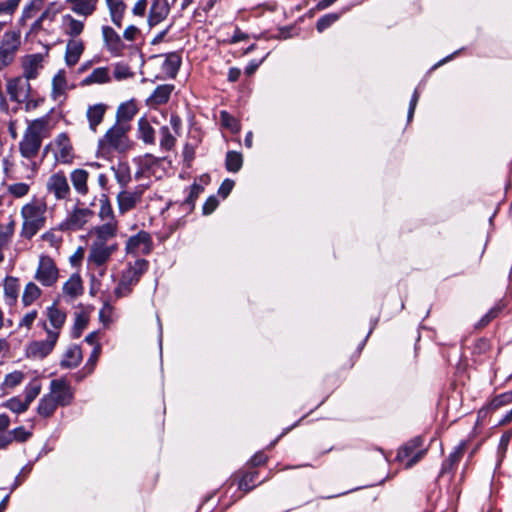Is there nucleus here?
Returning a JSON list of instances; mask_svg holds the SVG:
<instances>
[{
    "instance_id": "nucleus-54",
    "label": "nucleus",
    "mask_w": 512,
    "mask_h": 512,
    "mask_svg": "<svg viewBox=\"0 0 512 512\" xmlns=\"http://www.w3.org/2000/svg\"><path fill=\"white\" fill-rule=\"evenodd\" d=\"M222 125L229 128L232 132L239 131V125L237 120L231 116L228 112L222 111L220 114Z\"/></svg>"
},
{
    "instance_id": "nucleus-36",
    "label": "nucleus",
    "mask_w": 512,
    "mask_h": 512,
    "mask_svg": "<svg viewBox=\"0 0 512 512\" xmlns=\"http://www.w3.org/2000/svg\"><path fill=\"white\" fill-rule=\"evenodd\" d=\"M467 448V443L462 441L455 450L449 455L448 459L443 463L442 473L451 471L455 465L462 459Z\"/></svg>"
},
{
    "instance_id": "nucleus-48",
    "label": "nucleus",
    "mask_w": 512,
    "mask_h": 512,
    "mask_svg": "<svg viewBox=\"0 0 512 512\" xmlns=\"http://www.w3.org/2000/svg\"><path fill=\"white\" fill-rule=\"evenodd\" d=\"M7 191L15 198H23L30 192V184L25 182H17L8 186Z\"/></svg>"
},
{
    "instance_id": "nucleus-59",
    "label": "nucleus",
    "mask_w": 512,
    "mask_h": 512,
    "mask_svg": "<svg viewBox=\"0 0 512 512\" xmlns=\"http://www.w3.org/2000/svg\"><path fill=\"white\" fill-rule=\"evenodd\" d=\"M13 437V441L25 442L31 437V432L25 430L24 427H17L10 431Z\"/></svg>"
},
{
    "instance_id": "nucleus-14",
    "label": "nucleus",
    "mask_w": 512,
    "mask_h": 512,
    "mask_svg": "<svg viewBox=\"0 0 512 512\" xmlns=\"http://www.w3.org/2000/svg\"><path fill=\"white\" fill-rule=\"evenodd\" d=\"M51 398L58 406L70 405L74 399V390L63 378L54 379L50 382L49 392Z\"/></svg>"
},
{
    "instance_id": "nucleus-15",
    "label": "nucleus",
    "mask_w": 512,
    "mask_h": 512,
    "mask_svg": "<svg viewBox=\"0 0 512 512\" xmlns=\"http://www.w3.org/2000/svg\"><path fill=\"white\" fill-rule=\"evenodd\" d=\"M145 185H138L134 190H122L117 195L118 211L120 214H125L134 209L140 202L144 191Z\"/></svg>"
},
{
    "instance_id": "nucleus-46",
    "label": "nucleus",
    "mask_w": 512,
    "mask_h": 512,
    "mask_svg": "<svg viewBox=\"0 0 512 512\" xmlns=\"http://www.w3.org/2000/svg\"><path fill=\"white\" fill-rule=\"evenodd\" d=\"M243 164L242 155L235 151H230L226 155V168L230 172H238Z\"/></svg>"
},
{
    "instance_id": "nucleus-23",
    "label": "nucleus",
    "mask_w": 512,
    "mask_h": 512,
    "mask_svg": "<svg viewBox=\"0 0 512 512\" xmlns=\"http://www.w3.org/2000/svg\"><path fill=\"white\" fill-rule=\"evenodd\" d=\"M16 228L15 220L10 217L8 222L0 223V264L5 259V251L10 248Z\"/></svg>"
},
{
    "instance_id": "nucleus-51",
    "label": "nucleus",
    "mask_w": 512,
    "mask_h": 512,
    "mask_svg": "<svg viewBox=\"0 0 512 512\" xmlns=\"http://www.w3.org/2000/svg\"><path fill=\"white\" fill-rule=\"evenodd\" d=\"M41 388V383L38 380L30 382L24 391V400L30 405L31 402L39 395Z\"/></svg>"
},
{
    "instance_id": "nucleus-52",
    "label": "nucleus",
    "mask_w": 512,
    "mask_h": 512,
    "mask_svg": "<svg viewBox=\"0 0 512 512\" xmlns=\"http://www.w3.org/2000/svg\"><path fill=\"white\" fill-rule=\"evenodd\" d=\"M24 380V374L21 371H14L5 376L4 385L7 388H14Z\"/></svg>"
},
{
    "instance_id": "nucleus-28",
    "label": "nucleus",
    "mask_w": 512,
    "mask_h": 512,
    "mask_svg": "<svg viewBox=\"0 0 512 512\" xmlns=\"http://www.w3.org/2000/svg\"><path fill=\"white\" fill-rule=\"evenodd\" d=\"M111 79L112 75L109 67H97L81 81V85L107 84L111 82Z\"/></svg>"
},
{
    "instance_id": "nucleus-11",
    "label": "nucleus",
    "mask_w": 512,
    "mask_h": 512,
    "mask_svg": "<svg viewBox=\"0 0 512 512\" xmlns=\"http://www.w3.org/2000/svg\"><path fill=\"white\" fill-rule=\"evenodd\" d=\"M93 212L88 208L74 207L59 224L61 231H77L92 218Z\"/></svg>"
},
{
    "instance_id": "nucleus-17",
    "label": "nucleus",
    "mask_w": 512,
    "mask_h": 512,
    "mask_svg": "<svg viewBox=\"0 0 512 512\" xmlns=\"http://www.w3.org/2000/svg\"><path fill=\"white\" fill-rule=\"evenodd\" d=\"M85 20L71 12L65 13L61 16L60 30L68 38H80L85 29Z\"/></svg>"
},
{
    "instance_id": "nucleus-22",
    "label": "nucleus",
    "mask_w": 512,
    "mask_h": 512,
    "mask_svg": "<svg viewBox=\"0 0 512 512\" xmlns=\"http://www.w3.org/2000/svg\"><path fill=\"white\" fill-rule=\"evenodd\" d=\"M421 443L422 441L419 438H416L399 450L397 454V459L399 461H404L408 458V461L405 464L406 468H411L424 456L425 450L423 449L414 452L416 448L421 446Z\"/></svg>"
},
{
    "instance_id": "nucleus-58",
    "label": "nucleus",
    "mask_w": 512,
    "mask_h": 512,
    "mask_svg": "<svg viewBox=\"0 0 512 512\" xmlns=\"http://www.w3.org/2000/svg\"><path fill=\"white\" fill-rule=\"evenodd\" d=\"M101 353V345L96 344L95 347H93V350L90 354V357L87 361L86 367L88 369V373H91L94 370V367L96 365V362L100 356Z\"/></svg>"
},
{
    "instance_id": "nucleus-35",
    "label": "nucleus",
    "mask_w": 512,
    "mask_h": 512,
    "mask_svg": "<svg viewBox=\"0 0 512 512\" xmlns=\"http://www.w3.org/2000/svg\"><path fill=\"white\" fill-rule=\"evenodd\" d=\"M81 361L82 351L78 346L73 345L69 347L63 355L61 366L64 368H74L78 366Z\"/></svg>"
},
{
    "instance_id": "nucleus-1",
    "label": "nucleus",
    "mask_w": 512,
    "mask_h": 512,
    "mask_svg": "<svg viewBox=\"0 0 512 512\" xmlns=\"http://www.w3.org/2000/svg\"><path fill=\"white\" fill-rule=\"evenodd\" d=\"M51 130L52 125L49 117H41L28 122L19 142L20 155L27 160L35 159L39 154L43 140L50 136Z\"/></svg>"
},
{
    "instance_id": "nucleus-25",
    "label": "nucleus",
    "mask_w": 512,
    "mask_h": 512,
    "mask_svg": "<svg viewBox=\"0 0 512 512\" xmlns=\"http://www.w3.org/2000/svg\"><path fill=\"white\" fill-rule=\"evenodd\" d=\"M170 12V5L167 0H152L148 16V24L153 27L166 19Z\"/></svg>"
},
{
    "instance_id": "nucleus-63",
    "label": "nucleus",
    "mask_w": 512,
    "mask_h": 512,
    "mask_svg": "<svg viewBox=\"0 0 512 512\" xmlns=\"http://www.w3.org/2000/svg\"><path fill=\"white\" fill-rule=\"evenodd\" d=\"M233 186H234V181H232L230 179L224 180L218 190V194L221 195L223 198H226L230 194L231 190L233 189Z\"/></svg>"
},
{
    "instance_id": "nucleus-9",
    "label": "nucleus",
    "mask_w": 512,
    "mask_h": 512,
    "mask_svg": "<svg viewBox=\"0 0 512 512\" xmlns=\"http://www.w3.org/2000/svg\"><path fill=\"white\" fill-rule=\"evenodd\" d=\"M46 191L57 201H67L71 198V188L68 178L63 171L52 173L46 181Z\"/></svg>"
},
{
    "instance_id": "nucleus-50",
    "label": "nucleus",
    "mask_w": 512,
    "mask_h": 512,
    "mask_svg": "<svg viewBox=\"0 0 512 512\" xmlns=\"http://www.w3.org/2000/svg\"><path fill=\"white\" fill-rule=\"evenodd\" d=\"M134 73L130 67L124 63H116L114 65L113 76L116 80L122 81L133 77Z\"/></svg>"
},
{
    "instance_id": "nucleus-44",
    "label": "nucleus",
    "mask_w": 512,
    "mask_h": 512,
    "mask_svg": "<svg viewBox=\"0 0 512 512\" xmlns=\"http://www.w3.org/2000/svg\"><path fill=\"white\" fill-rule=\"evenodd\" d=\"M114 176L117 183L121 187H126L131 181L130 169L126 164H119L117 167H112Z\"/></svg>"
},
{
    "instance_id": "nucleus-4",
    "label": "nucleus",
    "mask_w": 512,
    "mask_h": 512,
    "mask_svg": "<svg viewBox=\"0 0 512 512\" xmlns=\"http://www.w3.org/2000/svg\"><path fill=\"white\" fill-rule=\"evenodd\" d=\"M22 46V34L19 29H10L0 38V71L11 66Z\"/></svg>"
},
{
    "instance_id": "nucleus-29",
    "label": "nucleus",
    "mask_w": 512,
    "mask_h": 512,
    "mask_svg": "<svg viewBox=\"0 0 512 512\" xmlns=\"http://www.w3.org/2000/svg\"><path fill=\"white\" fill-rule=\"evenodd\" d=\"M173 90L174 85H159L147 99V104L149 106H158L167 103Z\"/></svg>"
},
{
    "instance_id": "nucleus-3",
    "label": "nucleus",
    "mask_w": 512,
    "mask_h": 512,
    "mask_svg": "<svg viewBox=\"0 0 512 512\" xmlns=\"http://www.w3.org/2000/svg\"><path fill=\"white\" fill-rule=\"evenodd\" d=\"M148 268L149 262L145 259H136L133 262H128L122 270L117 286L114 289L115 297H128Z\"/></svg>"
},
{
    "instance_id": "nucleus-56",
    "label": "nucleus",
    "mask_w": 512,
    "mask_h": 512,
    "mask_svg": "<svg viewBox=\"0 0 512 512\" xmlns=\"http://www.w3.org/2000/svg\"><path fill=\"white\" fill-rule=\"evenodd\" d=\"M257 476V472L245 474L239 482V488L241 490H244L245 492L250 491L254 487L253 483L256 480Z\"/></svg>"
},
{
    "instance_id": "nucleus-42",
    "label": "nucleus",
    "mask_w": 512,
    "mask_h": 512,
    "mask_svg": "<svg viewBox=\"0 0 512 512\" xmlns=\"http://www.w3.org/2000/svg\"><path fill=\"white\" fill-rule=\"evenodd\" d=\"M180 63L181 59L177 54H169L163 62L162 70L169 77H175L180 67Z\"/></svg>"
},
{
    "instance_id": "nucleus-2",
    "label": "nucleus",
    "mask_w": 512,
    "mask_h": 512,
    "mask_svg": "<svg viewBox=\"0 0 512 512\" xmlns=\"http://www.w3.org/2000/svg\"><path fill=\"white\" fill-rule=\"evenodd\" d=\"M47 204L43 199L33 198L22 206L20 235L30 240L46 225Z\"/></svg>"
},
{
    "instance_id": "nucleus-21",
    "label": "nucleus",
    "mask_w": 512,
    "mask_h": 512,
    "mask_svg": "<svg viewBox=\"0 0 512 512\" xmlns=\"http://www.w3.org/2000/svg\"><path fill=\"white\" fill-rule=\"evenodd\" d=\"M61 7L56 2H50L40 11L39 17L31 24L30 31L37 33L44 28L45 23L51 24L60 13Z\"/></svg>"
},
{
    "instance_id": "nucleus-38",
    "label": "nucleus",
    "mask_w": 512,
    "mask_h": 512,
    "mask_svg": "<svg viewBox=\"0 0 512 512\" xmlns=\"http://www.w3.org/2000/svg\"><path fill=\"white\" fill-rule=\"evenodd\" d=\"M57 407L58 404L47 393L40 399L37 412L41 417L48 418L54 414Z\"/></svg>"
},
{
    "instance_id": "nucleus-18",
    "label": "nucleus",
    "mask_w": 512,
    "mask_h": 512,
    "mask_svg": "<svg viewBox=\"0 0 512 512\" xmlns=\"http://www.w3.org/2000/svg\"><path fill=\"white\" fill-rule=\"evenodd\" d=\"M101 32L105 49L113 56H122L126 46L120 35L108 25L102 26Z\"/></svg>"
},
{
    "instance_id": "nucleus-41",
    "label": "nucleus",
    "mask_w": 512,
    "mask_h": 512,
    "mask_svg": "<svg viewBox=\"0 0 512 512\" xmlns=\"http://www.w3.org/2000/svg\"><path fill=\"white\" fill-rule=\"evenodd\" d=\"M82 281L79 275H72L63 285L64 294L76 297L82 293Z\"/></svg>"
},
{
    "instance_id": "nucleus-40",
    "label": "nucleus",
    "mask_w": 512,
    "mask_h": 512,
    "mask_svg": "<svg viewBox=\"0 0 512 512\" xmlns=\"http://www.w3.org/2000/svg\"><path fill=\"white\" fill-rule=\"evenodd\" d=\"M138 131L139 137L146 144H154L155 143V131L153 127L150 125L149 121L146 118H141L138 121Z\"/></svg>"
},
{
    "instance_id": "nucleus-62",
    "label": "nucleus",
    "mask_w": 512,
    "mask_h": 512,
    "mask_svg": "<svg viewBox=\"0 0 512 512\" xmlns=\"http://www.w3.org/2000/svg\"><path fill=\"white\" fill-rule=\"evenodd\" d=\"M112 312H113V307L110 305V304H105L102 309L100 310L99 312V317H100V320L103 322V323H109L112 321L111 319V315H112Z\"/></svg>"
},
{
    "instance_id": "nucleus-20",
    "label": "nucleus",
    "mask_w": 512,
    "mask_h": 512,
    "mask_svg": "<svg viewBox=\"0 0 512 512\" xmlns=\"http://www.w3.org/2000/svg\"><path fill=\"white\" fill-rule=\"evenodd\" d=\"M65 4L71 13L87 19L97 11L99 0H65Z\"/></svg>"
},
{
    "instance_id": "nucleus-12",
    "label": "nucleus",
    "mask_w": 512,
    "mask_h": 512,
    "mask_svg": "<svg viewBox=\"0 0 512 512\" xmlns=\"http://www.w3.org/2000/svg\"><path fill=\"white\" fill-rule=\"evenodd\" d=\"M49 147H51L54 158L57 162L62 164L72 163L74 159V151L70 138L66 133L57 135L50 143ZM47 149L48 146L46 147V150Z\"/></svg>"
},
{
    "instance_id": "nucleus-19",
    "label": "nucleus",
    "mask_w": 512,
    "mask_h": 512,
    "mask_svg": "<svg viewBox=\"0 0 512 512\" xmlns=\"http://www.w3.org/2000/svg\"><path fill=\"white\" fill-rule=\"evenodd\" d=\"M118 232V222L110 221L99 226H95L90 230V235L93 237L92 243L109 245Z\"/></svg>"
},
{
    "instance_id": "nucleus-5",
    "label": "nucleus",
    "mask_w": 512,
    "mask_h": 512,
    "mask_svg": "<svg viewBox=\"0 0 512 512\" xmlns=\"http://www.w3.org/2000/svg\"><path fill=\"white\" fill-rule=\"evenodd\" d=\"M129 130V124L115 123L100 140V148L103 151L115 150L125 152L130 148V141L127 135Z\"/></svg>"
},
{
    "instance_id": "nucleus-10",
    "label": "nucleus",
    "mask_w": 512,
    "mask_h": 512,
    "mask_svg": "<svg viewBox=\"0 0 512 512\" xmlns=\"http://www.w3.org/2000/svg\"><path fill=\"white\" fill-rule=\"evenodd\" d=\"M48 52L46 53H32L21 57L20 67L21 76L29 79L36 80L44 69Z\"/></svg>"
},
{
    "instance_id": "nucleus-6",
    "label": "nucleus",
    "mask_w": 512,
    "mask_h": 512,
    "mask_svg": "<svg viewBox=\"0 0 512 512\" xmlns=\"http://www.w3.org/2000/svg\"><path fill=\"white\" fill-rule=\"evenodd\" d=\"M118 244L112 242L109 245L91 243L87 256V267L90 270H97L100 276L106 272V266L112 255L118 251Z\"/></svg>"
},
{
    "instance_id": "nucleus-64",
    "label": "nucleus",
    "mask_w": 512,
    "mask_h": 512,
    "mask_svg": "<svg viewBox=\"0 0 512 512\" xmlns=\"http://www.w3.org/2000/svg\"><path fill=\"white\" fill-rule=\"evenodd\" d=\"M139 32L140 31L136 26L130 25L124 30L123 38L127 41L133 42L136 39Z\"/></svg>"
},
{
    "instance_id": "nucleus-34",
    "label": "nucleus",
    "mask_w": 512,
    "mask_h": 512,
    "mask_svg": "<svg viewBox=\"0 0 512 512\" xmlns=\"http://www.w3.org/2000/svg\"><path fill=\"white\" fill-rule=\"evenodd\" d=\"M68 83L66 79L65 71L59 70L52 79V91L51 96L54 100L59 99L63 96L67 90Z\"/></svg>"
},
{
    "instance_id": "nucleus-60",
    "label": "nucleus",
    "mask_w": 512,
    "mask_h": 512,
    "mask_svg": "<svg viewBox=\"0 0 512 512\" xmlns=\"http://www.w3.org/2000/svg\"><path fill=\"white\" fill-rule=\"evenodd\" d=\"M43 241L52 247H58L62 241L61 237L54 231H47L42 235Z\"/></svg>"
},
{
    "instance_id": "nucleus-57",
    "label": "nucleus",
    "mask_w": 512,
    "mask_h": 512,
    "mask_svg": "<svg viewBox=\"0 0 512 512\" xmlns=\"http://www.w3.org/2000/svg\"><path fill=\"white\" fill-rule=\"evenodd\" d=\"M37 315H38V312L37 310H31L29 312H27L25 315H23V317L20 319L19 323H18V327L19 328H26V329H30L33 322L36 320L37 318Z\"/></svg>"
},
{
    "instance_id": "nucleus-32",
    "label": "nucleus",
    "mask_w": 512,
    "mask_h": 512,
    "mask_svg": "<svg viewBox=\"0 0 512 512\" xmlns=\"http://www.w3.org/2000/svg\"><path fill=\"white\" fill-rule=\"evenodd\" d=\"M109 10L111 21L117 26L121 27L126 4L123 0H105Z\"/></svg>"
},
{
    "instance_id": "nucleus-55",
    "label": "nucleus",
    "mask_w": 512,
    "mask_h": 512,
    "mask_svg": "<svg viewBox=\"0 0 512 512\" xmlns=\"http://www.w3.org/2000/svg\"><path fill=\"white\" fill-rule=\"evenodd\" d=\"M512 402V390L503 394L498 395L495 397L490 406L492 409H498L504 405H507Z\"/></svg>"
},
{
    "instance_id": "nucleus-43",
    "label": "nucleus",
    "mask_w": 512,
    "mask_h": 512,
    "mask_svg": "<svg viewBox=\"0 0 512 512\" xmlns=\"http://www.w3.org/2000/svg\"><path fill=\"white\" fill-rule=\"evenodd\" d=\"M99 217L102 221H105V223H110V221H117L115 219L110 201L106 195H102L100 199Z\"/></svg>"
},
{
    "instance_id": "nucleus-30",
    "label": "nucleus",
    "mask_w": 512,
    "mask_h": 512,
    "mask_svg": "<svg viewBox=\"0 0 512 512\" xmlns=\"http://www.w3.org/2000/svg\"><path fill=\"white\" fill-rule=\"evenodd\" d=\"M4 298L8 305H14L19 296V280L13 276H7L4 279Z\"/></svg>"
},
{
    "instance_id": "nucleus-13",
    "label": "nucleus",
    "mask_w": 512,
    "mask_h": 512,
    "mask_svg": "<svg viewBox=\"0 0 512 512\" xmlns=\"http://www.w3.org/2000/svg\"><path fill=\"white\" fill-rule=\"evenodd\" d=\"M29 79L19 75L8 79L6 89L10 99L21 104L32 95V86Z\"/></svg>"
},
{
    "instance_id": "nucleus-33",
    "label": "nucleus",
    "mask_w": 512,
    "mask_h": 512,
    "mask_svg": "<svg viewBox=\"0 0 512 512\" xmlns=\"http://www.w3.org/2000/svg\"><path fill=\"white\" fill-rule=\"evenodd\" d=\"M47 318L52 328H49L50 331H57V334H60V330L65 323L66 314L57 308L55 305H52L47 308Z\"/></svg>"
},
{
    "instance_id": "nucleus-53",
    "label": "nucleus",
    "mask_w": 512,
    "mask_h": 512,
    "mask_svg": "<svg viewBox=\"0 0 512 512\" xmlns=\"http://www.w3.org/2000/svg\"><path fill=\"white\" fill-rule=\"evenodd\" d=\"M337 14H327L321 17L316 24V29L318 32H323L325 29L330 27L333 23H335L338 20Z\"/></svg>"
},
{
    "instance_id": "nucleus-7",
    "label": "nucleus",
    "mask_w": 512,
    "mask_h": 512,
    "mask_svg": "<svg viewBox=\"0 0 512 512\" xmlns=\"http://www.w3.org/2000/svg\"><path fill=\"white\" fill-rule=\"evenodd\" d=\"M43 329L46 331L47 337L45 340L32 341L26 347V355L33 359H43L48 356L54 349L58 334L57 331H50L46 322L42 324Z\"/></svg>"
},
{
    "instance_id": "nucleus-39",
    "label": "nucleus",
    "mask_w": 512,
    "mask_h": 512,
    "mask_svg": "<svg viewBox=\"0 0 512 512\" xmlns=\"http://www.w3.org/2000/svg\"><path fill=\"white\" fill-rule=\"evenodd\" d=\"M136 113H137V108L133 102L123 103L117 109V122L116 123L129 124V121L135 116Z\"/></svg>"
},
{
    "instance_id": "nucleus-26",
    "label": "nucleus",
    "mask_w": 512,
    "mask_h": 512,
    "mask_svg": "<svg viewBox=\"0 0 512 512\" xmlns=\"http://www.w3.org/2000/svg\"><path fill=\"white\" fill-rule=\"evenodd\" d=\"M108 106L104 103H96L89 105L86 110V118L89 128L95 132L97 127L102 123L107 112Z\"/></svg>"
},
{
    "instance_id": "nucleus-37",
    "label": "nucleus",
    "mask_w": 512,
    "mask_h": 512,
    "mask_svg": "<svg viewBox=\"0 0 512 512\" xmlns=\"http://www.w3.org/2000/svg\"><path fill=\"white\" fill-rule=\"evenodd\" d=\"M42 294L41 289L34 283L28 282L23 290L21 302L24 307L32 305Z\"/></svg>"
},
{
    "instance_id": "nucleus-8",
    "label": "nucleus",
    "mask_w": 512,
    "mask_h": 512,
    "mask_svg": "<svg viewBox=\"0 0 512 512\" xmlns=\"http://www.w3.org/2000/svg\"><path fill=\"white\" fill-rule=\"evenodd\" d=\"M58 278L59 269L54 259L48 255H41L39 257L34 279L38 281L42 286L52 287L56 284Z\"/></svg>"
},
{
    "instance_id": "nucleus-16",
    "label": "nucleus",
    "mask_w": 512,
    "mask_h": 512,
    "mask_svg": "<svg viewBox=\"0 0 512 512\" xmlns=\"http://www.w3.org/2000/svg\"><path fill=\"white\" fill-rule=\"evenodd\" d=\"M153 241L150 234L146 231H139L136 235L128 238L125 246L127 254L146 255L152 251Z\"/></svg>"
},
{
    "instance_id": "nucleus-27",
    "label": "nucleus",
    "mask_w": 512,
    "mask_h": 512,
    "mask_svg": "<svg viewBox=\"0 0 512 512\" xmlns=\"http://www.w3.org/2000/svg\"><path fill=\"white\" fill-rule=\"evenodd\" d=\"M88 179L89 173L85 169L77 168L70 173L73 189L80 196H86L89 192Z\"/></svg>"
},
{
    "instance_id": "nucleus-45",
    "label": "nucleus",
    "mask_w": 512,
    "mask_h": 512,
    "mask_svg": "<svg viewBox=\"0 0 512 512\" xmlns=\"http://www.w3.org/2000/svg\"><path fill=\"white\" fill-rule=\"evenodd\" d=\"M160 147L166 151L171 150L176 143L175 136L171 133L169 127L162 126L160 128Z\"/></svg>"
},
{
    "instance_id": "nucleus-47",
    "label": "nucleus",
    "mask_w": 512,
    "mask_h": 512,
    "mask_svg": "<svg viewBox=\"0 0 512 512\" xmlns=\"http://www.w3.org/2000/svg\"><path fill=\"white\" fill-rule=\"evenodd\" d=\"M22 0H3L0 1V17H9L12 16L17 11Z\"/></svg>"
},
{
    "instance_id": "nucleus-49",
    "label": "nucleus",
    "mask_w": 512,
    "mask_h": 512,
    "mask_svg": "<svg viewBox=\"0 0 512 512\" xmlns=\"http://www.w3.org/2000/svg\"><path fill=\"white\" fill-rule=\"evenodd\" d=\"M4 406L15 413H22L25 412L29 404L25 400H21L18 397H13L9 400H7L4 404Z\"/></svg>"
},
{
    "instance_id": "nucleus-24",
    "label": "nucleus",
    "mask_w": 512,
    "mask_h": 512,
    "mask_svg": "<svg viewBox=\"0 0 512 512\" xmlns=\"http://www.w3.org/2000/svg\"><path fill=\"white\" fill-rule=\"evenodd\" d=\"M85 49L81 38H68L65 48V62L68 66H74L80 59Z\"/></svg>"
},
{
    "instance_id": "nucleus-61",
    "label": "nucleus",
    "mask_w": 512,
    "mask_h": 512,
    "mask_svg": "<svg viewBox=\"0 0 512 512\" xmlns=\"http://www.w3.org/2000/svg\"><path fill=\"white\" fill-rule=\"evenodd\" d=\"M502 308H503V306H501V305H497V306L491 308L487 312V314L480 320L479 326L483 327V326L487 325L492 319L497 317L498 313L501 311Z\"/></svg>"
},
{
    "instance_id": "nucleus-31",
    "label": "nucleus",
    "mask_w": 512,
    "mask_h": 512,
    "mask_svg": "<svg viewBox=\"0 0 512 512\" xmlns=\"http://www.w3.org/2000/svg\"><path fill=\"white\" fill-rule=\"evenodd\" d=\"M45 5V0H28L23 6L19 23L24 25L28 20L34 18Z\"/></svg>"
}]
</instances>
